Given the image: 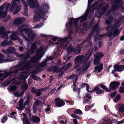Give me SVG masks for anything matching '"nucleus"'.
Returning a JSON list of instances; mask_svg holds the SVG:
<instances>
[{
    "label": "nucleus",
    "mask_w": 124,
    "mask_h": 124,
    "mask_svg": "<svg viewBox=\"0 0 124 124\" xmlns=\"http://www.w3.org/2000/svg\"><path fill=\"white\" fill-rule=\"evenodd\" d=\"M43 9L42 10H38L36 12V14L34 16L33 18L34 21H38L39 20L40 18V15L42 14L43 15L42 17H45V16L44 15V14H45L46 13L47 10L49 8V5L45 3L43 4Z\"/></svg>",
    "instance_id": "obj_1"
},
{
    "label": "nucleus",
    "mask_w": 124,
    "mask_h": 124,
    "mask_svg": "<svg viewBox=\"0 0 124 124\" xmlns=\"http://www.w3.org/2000/svg\"><path fill=\"white\" fill-rule=\"evenodd\" d=\"M26 26H23L22 27H21L19 29L21 33L22 34V33H25L26 34V33H28V37L29 38V40L27 39L26 38H25V36L23 35V37L27 41L30 42V40H32L34 38V37H35L36 36V35L35 34L31 33V37L30 38V32L29 30H27L25 28Z\"/></svg>",
    "instance_id": "obj_2"
},
{
    "label": "nucleus",
    "mask_w": 124,
    "mask_h": 124,
    "mask_svg": "<svg viewBox=\"0 0 124 124\" xmlns=\"http://www.w3.org/2000/svg\"><path fill=\"white\" fill-rule=\"evenodd\" d=\"M89 10H88V9L86 10V12L84 14V15L82 16L81 17H80L79 18H78L75 19V20H74V19L73 18H70L69 19L70 21L68 23V24L66 23V25L67 26H70L71 25L73 21H74V25L76 26L77 25V23L79 19H81V22H82L83 21H84L86 19V18L88 15V14Z\"/></svg>",
    "instance_id": "obj_3"
},
{
    "label": "nucleus",
    "mask_w": 124,
    "mask_h": 124,
    "mask_svg": "<svg viewBox=\"0 0 124 124\" xmlns=\"http://www.w3.org/2000/svg\"><path fill=\"white\" fill-rule=\"evenodd\" d=\"M120 84V83L118 82H111L109 86L110 88L108 89L104 85L101 84L100 85L101 87L105 90L107 92H109L111 90H113L116 89Z\"/></svg>",
    "instance_id": "obj_4"
},
{
    "label": "nucleus",
    "mask_w": 124,
    "mask_h": 124,
    "mask_svg": "<svg viewBox=\"0 0 124 124\" xmlns=\"http://www.w3.org/2000/svg\"><path fill=\"white\" fill-rule=\"evenodd\" d=\"M10 5L9 3L5 2L0 7V18L4 17L6 16L7 10Z\"/></svg>",
    "instance_id": "obj_5"
},
{
    "label": "nucleus",
    "mask_w": 124,
    "mask_h": 124,
    "mask_svg": "<svg viewBox=\"0 0 124 124\" xmlns=\"http://www.w3.org/2000/svg\"><path fill=\"white\" fill-rule=\"evenodd\" d=\"M19 1L20 0H13L11 2V8L9 10L12 11L13 9H15V11L13 13L14 14L19 12L21 9V6L17 5V3L20 2Z\"/></svg>",
    "instance_id": "obj_6"
},
{
    "label": "nucleus",
    "mask_w": 124,
    "mask_h": 124,
    "mask_svg": "<svg viewBox=\"0 0 124 124\" xmlns=\"http://www.w3.org/2000/svg\"><path fill=\"white\" fill-rule=\"evenodd\" d=\"M45 48L43 47H41L37 51L36 55L34 58L33 59L34 61L32 62H35L36 61L40 59L42 57L44 53V51Z\"/></svg>",
    "instance_id": "obj_7"
},
{
    "label": "nucleus",
    "mask_w": 124,
    "mask_h": 124,
    "mask_svg": "<svg viewBox=\"0 0 124 124\" xmlns=\"http://www.w3.org/2000/svg\"><path fill=\"white\" fill-rule=\"evenodd\" d=\"M100 59L95 58L94 61V64L95 65H98V66H95L94 69L95 72L98 71L100 72L102 69L103 65L102 63H101L99 65L100 63Z\"/></svg>",
    "instance_id": "obj_8"
},
{
    "label": "nucleus",
    "mask_w": 124,
    "mask_h": 124,
    "mask_svg": "<svg viewBox=\"0 0 124 124\" xmlns=\"http://www.w3.org/2000/svg\"><path fill=\"white\" fill-rule=\"evenodd\" d=\"M23 99H21L19 102V106L17 108L20 110H21L23 109L26 105H28L29 104V99L28 98L27 101L25 102L24 104H23Z\"/></svg>",
    "instance_id": "obj_9"
},
{
    "label": "nucleus",
    "mask_w": 124,
    "mask_h": 124,
    "mask_svg": "<svg viewBox=\"0 0 124 124\" xmlns=\"http://www.w3.org/2000/svg\"><path fill=\"white\" fill-rule=\"evenodd\" d=\"M85 58L83 55L77 56L75 59L74 68H78Z\"/></svg>",
    "instance_id": "obj_10"
},
{
    "label": "nucleus",
    "mask_w": 124,
    "mask_h": 124,
    "mask_svg": "<svg viewBox=\"0 0 124 124\" xmlns=\"http://www.w3.org/2000/svg\"><path fill=\"white\" fill-rule=\"evenodd\" d=\"M116 26H117V24ZM116 26L115 25V27H111V29L108 33V35L109 36H111L112 35L113 37H115L118 34L120 33L119 31L116 27Z\"/></svg>",
    "instance_id": "obj_11"
},
{
    "label": "nucleus",
    "mask_w": 124,
    "mask_h": 124,
    "mask_svg": "<svg viewBox=\"0 0 124 124\" xmlns=\"http://www.w3.org/2000/svg\"><path fill=\"white\" fill-rule=\"evenodd\" d=\"M27 2L31 8H37L39 6L38 2L37 0H28Z\"/></svg>",
    "instance_id": "obj_12"
},
{
    "label": "nucleus",
    "mask_w": 124,
    "mask_h": 124,
    "mask_svg": "<svg viewBox=\"0 0 124 124\" xmlns=\"http://www.w3.org/2000/svg\"><path fill=\"white\" fill-rule=\"evenodd\" d=\"M90 65V63H87V62L85 61V62L83 65L81 67V70L80 69H79L77 70L76 71V72H78V73L79 74H82V73H80V71L82 70L83 71H84L85 70H86L89 67Z\"/></svg>",
    "instance_id": "obj_13"
},
{
    "label": "nucleus",
    "mask_w": 124,
    "mask_h": 124,
    "mask_svg": "<svg viewBox=\"0 0 124 124\" xmlns=\"http://www.w3.org/2000/svg\"><path fill=\"white\" fill-rule=\"evenodd\" d=\"M27 88L28 85L27 84L23 85L22 86L21 88L22 89V91H19L15 93H14L15 95L17 97H19L22 95L24 93V91L26 90Z\"/></svg>",
    "instance_id": "obj_14"
},
{
    "label": "nucleus",
    "mask_w": 124,
    "mask_h": 124,
    "mask_svg": "<svg viewBox=\"0 0 124 124\" xmlns=\"http://www.w3.org/2000/svg\"><path fill=\"white\" fill-rule=\"evenodd\" d=\"M10 33L9 31H6L3 27L0 28V37L3 38L7 37V35Z\"/></svg>",
    "instance_id": "obj_15"
},
{
    "label": "nucleus",
    "mask_w": 124,
    "mask_h": 124,
    "mask_svg": "<svg viewBox=\"0 0 124 124\" xmlns=\"http://www.w3.org/2000/svg\"><path fill=\"white\" fill-rule=\"evenodd\" d=\"M55 104L58 107H61L63 106L64 104V101L62 100H60L59 98H57L55 100Z\"/></svg>",
    "instance_id": "obj_16"
},
{
    "label": "nucleus",
    "mask_w": 124,
    "mask_h": 124,
    "mask_svg": "<svg viewBox=\"0 0 124 124\" xmlns=\"http://www.w3.org/2000/svg\"><path fill=\"white\" fill-rule=\"evenodd\" d=\"M29 65H30V63H29V62H28L26 64V65H25V66H24V68H23L21 69V68L22 67V65H19V66H18L17 67V68H14V69H13V70H14V71H13V72H15V73H16L17 72V71H15V70H16V69H17L19 70L20 69V70H23L25 69H27L29 67L28 66Z\"/></svg>",
    "instance_id": "obj_17"
},
{
    "label": "nucleus",
    "mask_w": 124,
    "mask_h": 124,
    "mask_svg": "<svg viewBox=\"0 0 124 124\" xmlns=\"http://www.w3.org/2000/svg\"><path fill=\"white\" fill-rule=\"evenodd\" d=\"M114 67L115 69L118 71H122L124 70V65H115Z\"/></svg>",
    "instance_id": "obj_18"
},
{
    "label": "nucleus",
    "mask_w": 124,
    "mask_h": 124,
    "mask_svg": "<svg viewBox=\"0 0 124 124\" xmlns=\"http://www.w3.org/2000/svg\"><path fill=\"white\" fill-rule=\"evenodd\" d=\"M91 99V97L90 95L88 93L86 94L84 97L83 103L85 104L87 103Z\"/></svg>",
    "instance_id": "obj_19"
},
{
    "label": "nucleus",
    "mask_w": 124,
    "mask_h": 124,
    "mask_svg": "<svg viewBox=\"0 0 124 124\" xmlns=\"http://www.w3.org/2000/svg\"><path fill=\"white\" fill-rule=\"evenodd\" d=\"M28 77V74L26 72L21 73L19 76V79L20 80H24L27 78Z\"/></svg>",
    "instance_id": "obj_20"
},
{
    "label": "nucleus",
    "mask_w": 124,
    "mask_h": 124,
    "mask_svg": "<svg viewBox=\"0 0 124 124\" xmlns=\"http://www.w3.org/2000/svg\"><path fill=\"white\" fill-rule=\"evenodd\" d=\"M11 74V72H6L3 74H0V80L2 81L7 76Z\"/></svg>",
    "instance_id": "obj_21"
},
{
    "label": "nucleus",
    "mask_w": 124,
    "mask_h": 124,
    "mask_svg": "<svg viewBox=\"0 0 124 124\" xmlns=\"http://www.w3.org/2000/svg\"><path fill=\"white\" fill-rule=\"evenodd\" d=\"M94 91H96V93L97 94H99L103 92V91L101 89H100L98 86H97L95 87L93 90H92L90 92L92 93Z\"/></svg>",
    "instance_id": "obj_22"
},
{
    "label": "nucleus",
    "mask_w": 124,
    "mask_h": 124,
    "mask_svg": "<svg viewBox=\"0 0 124 124\" xmlns=\"http://www.w3.org/2000/svg\"><path fill=\"white\" fill-rule=\"evenodd\" d=\"M4 57L3 55L0 54V63H4L6 62H10L13 60H5L4 59Z\"/></svg>",
    "instance_id": "obj_23"
},
{
    "label": "nucleus",
    "mask_w": 124,
    "mask_h": 124,
    "mask_svg": "<svg viewBox=\"0 0 124 124\" xmlns=\"http://www.w3.org/2000/svg\"><path fill=\"white\" fill-rule=\"evenodd\" d=\"M122 1L121 0H116V1L115 4H116V7H120L122 8H124L122 6Z\"/></svg>",
    "instance_id": "obj_24"
},
{
    "label": "nucleus",
    "mask_w": 124,
    "mask_h": 124,
    "mask_svg": "<svg viewBox=\"0 0 124 124\" xmlns=\"http://www.w3.org/2000/svg\"><path fill=\"white\" fill-rule=\"evenodd\" d=\"M65 48H66L67 52L68 53H69L73 51L71 46L69 44H67L65 46Z\"/></svg>",
    "instance_id": "obj_25"
},
{
    "label": "nucleus",
    "mask_w": 124,
    "mask_h": 124,
    "mask_svg": "<svg viewBox=\"0 0 124 124\" xmlns=\"http://www.w3.org/2000/svg\"><path fill=\"white\" fill-rule=\"evenodd\" d=\"M17 33L15 31L13 32L9 37L12 40H15L17 39L16 37Z\"/></svg>",
    "instance_id": "obj_26"
},
{
    "label": "nucleus",
    "mask_w": 124,
    "mask_h": 124,
    "mask_svg": "<svg viewBox=\"0 0 124 124\" xmlns=\"http://www.w3.org/2000/svg\"><path fill=\"white\" fill-rule=\"evenodd\" d=\"M13 43L11 41L7 42L6 41L4 40L1 43V45L2 46H6L11 45Z\"/></svg>",
    "instance_id": "obj_27"
},
{
    "label": "nucleus",
    "mask_w": 124,
    "mask_h": 124,
    "mask_svg": "<svg viewBox=\"0 0 124 124\" xmlns=\"http://www.w3.org/2000/svg\"><path fill=\"white\" fill-rule=\"evenodd\" d=\"M23 115L24 116V118H23V122L24 124H30V122L28 120L25 114L24 113H23Z\"/></svg>",
    "instance_id": "obj_28"
},
{
    "label": "nucleus",
    "mask_w": 124,
    "mask_h": 124,
    "mask_svg": "<svg viewBox=\"0 0 124 124\" xmlns=\"http://www.w3.org/2000/svg\"><path fill=\"white\" fill-rule=\"evenodd\" d=\"M31 120L34 122L37 123L39 121L40 119L37 116H34L32 117Z\"/></svg>",
    "instance_id": "obj_29"
},
{
    "label": "nucleus",
    "mask_w": 124,
    "mask_h": 124,
    "mask_svg": "<svg viewBox=\"0 0 124 124\" xmlns=\"http://www.w3.org/2000/svg\"><path fill=\"white\" fill-rule=\"evenodd\" d=\"M72 65L70 63H68L66 66H64L63 68H62V74L63 73H62V72L63 71V70H65V71L67 69H68L71 66H72Z\"/></svg>",
    "instance_id": "obj_30"
},
{
    "label": "nucleus",
    "mask_w": 124,
    "mask_h": 124,
    "mask_svg": "<svg viewBox=\"0 0 124 124\" xmlns=\"http://www.w3.org/2000/svg\"><path fill=\"white\" fill-rule=\"evenodd\" d=\"M104 55L103 54L99 52H98L94 55L95 58L99 59L103 56Z\"/></svg>",
    "instance_id": "obj_31"
},
{
    "label": "nucleus",
    "mask_w": 124,
    "mask_h": 124,
    "mask_svg": "<svg viewBox=\"0 0 124 124\" xmlns=\"http://www.w3.org/2000/svg\"><path fill=\"white\" fill-rule=\"evenodd\" d=\"M25 20V18H20L17 20H16L15 21H16L17 22H16L15 21L14 23L15 24H19L21 23H22Z\"/></svg>",
    "instance_id": "obj_32"
},
{
    "label": "nucleus",
    "mask_w": 124,
    "mask_h": 124,
    "mask_svg": "<svg viewBox=\"0 0 124 124\" xmlns=\"http://www.w3.org/2000/svg\"><path fill=\"white\" fill-rule=\"evenodd\" d=\"M21 0L22 1V2L24 6V11L26 13L28 10L27 7L28 5L23 0Z\"/></svg>",
    "instance_id": "obj_33"
},
{
    "label": "nucleus",
    "mask_w": 124,
    "mask_h": 124,
    "mask_svg": "<svg viewBox=\"0 0 124 124\" xmlns=\"http://www.w3.org/2000/svg\"><path fill=\"white\" fill-rule=\"evenodd\" d=\"M16 89V87L15 85H12L8 87V90L10 91L15 90Z\"/></svg>",
    "instance_id": "obj_34"
},
{
    "label": "nucleus",
    "mask_w": 124,
    "mask_h": 124,
    "mask_svg": "<svg viewBox=\"0 0 124 124\" xmlns=\"http://www.w3.org/2000/svg\"><path fill=\"white\" fill-rule=\"evenodd\" d=\"M15 48L13 47H9L8 49V53H11L12 52H15Z\"/></svg>",
    "instance_id": "obj_35"
},
{
    "label": "nucleus",
    "mask_w": 124,
    "mask_h": 124,
    "mask_svg": "<svg viewBox=\"0 0 124 124\" xmlns=\"http://www.w3.org/2000/svg\"><path fill=\"white\" fill-rule=\"evenodd\" d=\"M119 108L120 111L124 113V104H120Z\"/></svg>",
    "instance_id": "obj_36"
},
{
    "label": "nucleus",
    "mask_w": 124,
    "mask_h": 124,
    "mask_svg": "<svg viewBox=\"0 0 124 124\" xmlns=\"http://www.w3.org/2000/svg\"><path fill=\"white\" fill-rule=\"evenodd\" d=\"M81 86L82 87H86V88L87 91V92H89L88 90L89 86L88 84L86 83H84L82 84Z\"/></svg>",
    "instance_id": "obj_37"
},
{
    "label": "nucleus",
    "mask_w": 124,
    "mask_h": 124,
    "mask_svg": "<svg viewBox=\"0 0 124 124\" xmlns=\"http://www.w3.org/2000/svg\"><path fill=\"white\" fill-rule=\"evenodd\" d=\"M44 90L43 89H38L36 91L37 95V96H39L41 93L43 92Z\"/></svg>",
    "instance_id": "obj_38"
},
{
    "label": "nucleus",
    "mask_w": 124,
    "mask_h": 124,
    "mask_svg": "<svg viewBox=\"0 0 124 124\" xmlns=\"http://www.w3.org/2000/svg\"><path fill=\"white\" fill-rule=\"evenodd\" d=\"M35 46V43H34L32 45V48L31 51V54H33L34 52Z\"/></svg>",
    "instance_id": "obj_39"
},
{
    "label": "nucleus",
    "mask_w": 124,
    "mask_h": 124,
    "mask_svg": "<svg viewBox=\"0 0 124 124\" xmlns=\"http://www.w3.org/2000/svg\"><path fill=\"white\" fill-rule=\"evenodd\" d=\"M77 77L78 75L77 74H75L70 76V78L72 79L73 80L74 79L76 81L77 79Z\"/></svg>",
    "instance_id": "obj_40"
},
{
    "label": "nucleus",
    "mask_w": 124,
    "mask_h": 124,
    "mask_svg": "<svg viewBox=\"0 0 124 124\" xmlns=\"http://www.w3.org/2000/svg\"><path fill=\"white\" fill-rule=\"evenodd\" d=\"M120 94H118L114 99V101L115 102H117L120 99Z\"/></svg>",
    "instance_id": "obj_41"
},
{
    "label": "nucleus",
    "mask_w": 124,
    "mask_h": 124,
    "mask_svg": "<svg viewBox=\"0 0 124 124\" xmlns=\"http://www.w3.org/2000/svg\"><path fill=\"white\" fill-rule=\"evenodd\" d=\"M17 81V79L16 78H15V79L12 78L11 80L10 83L12 84H13L14 83L15 84L18 85L19 84V83L16 82Z\"/></svg>",
    "instance_id": "obj_42"
},
{
    "label": "nucleus",
    "mask_w": 124,
    "mask_h": 124,
    "mask_svg": "<svg viewBox=\"0 0 124 124\" xmlns=\"http://www.w3.org/2000/svg\"><path fill=\"white\" fill-rule=\"evenodd\" d=\"M43 25V23H40L35 25L34 27L36 29H38L41 27Z\"/></svg>",
    "instance_id": "obj_43"
},
{
    "label": "nucleus",
    "mask_w": 124,
    "mask_h": 124,
    "mask_svg": "<svg viewBox=\"0 0 124 124\" xmlns=\"http://www.w3.org/2000/svg\"><path fill=\"white\" fill-rule=\"evenodd\" d=\"M91 52L90 51L88 52L86 54L85 56V58L86 59H88L91 56Z\"/></svg>",
    "instance_id": "obj_44"
},
{
    "label": "nucleus",
    "mask_w": 124,
    "mask_h": 124,
    "mask_svg": "<svg viewBox=\"0 0 124 124\" xmlns=\"http://www.w3.org/2000/svg\"><path fill=\"white\" fill-rule=\"evenodd\" d=\"M74 113L77 114H81L82 112L80 110L78 109L75 110Z\"/></svg>",
    "instance_id": "obj_45"
},
{
    "label": "nucleus",
    "mask_w": 124,
    "mask_h": 124,
    "mask_svg": "<svg viewBox=\"0 0 124 124\" xmlns=\"http://www.w3.org/2000/svg\"><path fill=\"white\" fill-rule=\"evenodd\" d=\"M101 8H99V9H100V8H101V11L103 12V13H104V11H106V9L107 7L105 6H101Z\"/></svg>",
    "instance_id": "obj_46"
},
{
    "label": "nucleus",
    "mask_w": 124,
    "mask_h": 124,
    "mask_svg": "<svg viewBox=\"0 0 124 124\" xmlns=\"http://www.w3.org/2000/svg\"><path fill=\"white\" fill-rule=\"evenodd\" d=\"M8 117L6 116H5L1 120V122L2 123H4L7 120Z\"/></svg>",
    "instance_id": "obj_47"
},
{
    "label": "nucleus",
    "mask_w": 124,
    "mask_h": 124,
    "mask_svg": "<svg viewBox=\"0 0 124 124\" xmlns=\"http://www.w3.org/2000/svg\"><path fill=\"white\" fill-rule=\"evenodd\" d=\"M119 91L120 93H124V88L122 87H120L119 88Z\"/></svg>",
    "instance_id": "obj_48"
},
{
    "label": "nucleus",
    "mask_w": 124,
    "mask_h": 124,
    "mask_svg": "<svg viewBox=\"0 0 124 124\" xmlns=\"http://www.w3.org/2000/svg\"><path fill=\"white\" fill-rule=\"evenodd\" d=\"M71 116L72 117L76 119H79L80 118V117L74 114H72Z\"/></svg>",
    "instance_id": "obj_49"
},
{
    "label": "nucleus",
    "mask_w": 124,
    "mask_h": 124,
    "mask_svg": "<svg viewBox=\"0 0 124 124\" xmlns=\"http://www.w3.org/2000/svg\"><path fill=\"white\" fill-rule=\"evenodd\" d=\"M116 92H114L111 94L110 95V97H111L113 98L116 95Z\"/></svg>",
    "instance_id": "obj_50"
},
{
    "label": "nucleus",
    "mask_w": 124,
    "mask_h": 124,
    "mask_svg": "<svg viewBox=\"0 0 124 124\" xmlns=\"http://www.w3.org/2000/svg\"><path fill=\"white\" fill-rule=\"evenodd\" d=\"M50 39L52 41H55L57 39L55 37L51 36L50 37Z\"/></svg>",
    "instance_id": "obj_51"
},
{
    "label": "nucleus",
    "mask_w": 124,
    "mask_h": 124,
    "mask_svg": "<svg viewBox=\"0 0 124 124\" xmlns=\"http://www.w3.org/2000/svg\"><path fill=\"white\" fill-rule=\"evenodd\" d=\"M41 102L40 101H36L35 103V105H39L41 103Z\"/></svg>",
    "instance_id": "obj_52"
},
{
    "label": "nucleus",
    "mask_w": 124,
    "mask_h": 124,
    "mask_svg": "<svg viewBox=\"0 0 124 124\" xmlns=\"http://www.w3.org/2000/svg\"><path fill=\"white\" fill-rule=\"evenodd\" d=\"M31 77H32V78H33L34 79H36V80H39V78L35 76V75H32L31 76Z\"/></svg>",
    "instance_id": "obj_53"
},
{
    "label": "nucleus",
    "mask_w": 124,
    "mask_h": 124,
    "mask_svg": "<svg viewBox=\"0 0 124 124\" xmlns=\"http://www.w3.org/2000/svg\"><path fill=\"white\" fill-rule=\"evenodd\" d=\"M112 18H111V19H109V21H106V23L108 25H109L110 24V23L111 22V21Z\"/></svg>",
    "instance_id": "obj_54"
},
{
    "label": "nucleus",
    "mask_w": 124,
    "mask_h": 124,
    "mask_svg": "<svg viewBox=\"0 0 124 124\" xmlns=\"http://www.w3.org/2000/svg\"><path fill=\"white\" fill-rule=\"evenodd\" d=\"M73 121L75 124H77L78 123V121L76 119H74L73 120Z\"/></svg>",
    "instance_id": "obj_55"
},
{
    "label": "nucleus",
    "mask_w": 124,
    "mask_h": 124,
    "mask_svg": "<svg viewBox=\"0 0 124 124\" xmlns=\"http://www.w3.org/2000/svg\"><path fill=\"white\" fill-rule=\"evenodd\" d=\"M46 62H43L42 64L41 65L42 66H45V65H46Z\"/></svg>",
    "instance_id": "obj_56"
},
{
    "label": "nucleus",
    "mask_w": 124,
    "mask_h": 124,
    "mask_svg": "<svg viewBox=\"0 0 124 124\" xmlns=\"http://www.w3.org/2000/svg\"><path fill=\"white\" fill-rule=\"evenodd\" d=\"M2 51L4 53H5L6 54H7L8 53V49L7 50L3 49L2 50Z\"/></svg>",
    "instance_id": "obj_57"
},
{
    "label": "nucleus",
    "mask_w": 124,
    "mask_h": 124,
    "mask_svg": "<svg viewBox=\"0 0 124 124\" xmlns=\"http://www.w3.org/2000/svg\"><path fill=\"white\" fill-rule=\"evenodd\" d=\"M120 39L121 40H123L124 39V36L121 37L120 38Z\"/></svg>",
    "instance_id": "obj_58"
},
{
    "label": "nucleus",
    "mask_w": 124,
    "mask_h": 124,
    "mask_svg": "<svg viewBox=\"0 0 124 124\" xmlns=\"http://www.w3.org/2000/svg\"><path fill=\"white\" fill-rule=\"evenodd\" d=\"M93 1V0H88V3L89 4L91 3Z\"/></svg>",
    "instance_id": "obj_59"
},
{
    "label": "nucleus",
    "mask_w": 124,
    "mask_h": 124,
    "mask_svg": "<svg viewBox=\"0 0 124 124\" xmlns=\"http://www.w3.org/2000/svg\"><path fill=\"white\" fill-rule=\"evenodd\" d=\"M120 53L121 54H124V50H121L120 51Z\"/></svg>",
    "instance_id": "obj_60"
},
{
    "label": "nucleus",
    "mask_w": 124,
    "mask_h": 124,
    "mask_svg": "<svg viewBox=\"0 0 124 124\" xmlns=\"http://www.w3.org/2000/svg\"><path fill=\"white\" fill-rule=\"evenodd\" d=\"M19 49L21 51H22L23 50V49L22 47H21L19 48Z\"/></svg>",
    "instance_id": "obj_61"
},
{
    "label": "nucleus",
    "mask_w": 124,
    "mask_h": 124,
    "mask_svg": "<svg viewBox=\"0 0 124 124\" xmlns=\"http://www.w3.org/2000/svg\"><path fill=\"white\" fill-rule=\"evenodd\" d=\"M50 110V109L49 108H47L46 109H45V110L46 112H48Z\"/></svg>",
    "instance_id": "obj_62"
},
{
    "label": "nucleus",
    "mask_w": 124,
    "mask_h": 124,
    "mask_svg": "<svg viewBox=\"0 0 124 124\" xmlns=\"http://www.w3.org/2000/svg\"><path fill=\"white\" fill-rule=\"evenodd\" d=\"M116 69L113 70L112 71V73L113 74L116 72Z\"/></svg>",
    "instance_id": "obj_63"
},
{
    "label": "nucleus",
    "mask_w": 124,
    "mask_h": 124,
    "mask_svg": "<svg viewBox=\"0 0 124 124\" xmlns=\"http://www.w3.org/2000/svg\"><path fill=\"white\" fill-rule=\"evenodd\" d=\"M53 58L52 57V56L50 57L49 58H48V60H51V59H52Z\"/></svg>",
    "instance_id": "obj_64"
}]
</instances>
